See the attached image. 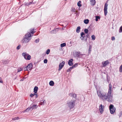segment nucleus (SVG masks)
Masks as SVG:
<instances>
[{"instance_id":"nucleus-18","label":"nucleus","mask_w":122,"mask_h":122,"mask_svg":"<svg viewBox=\"0 0 122 122\" xmlns=\"http://www.w3.org/2000/svg\"><path fill=\"white\" fill-rule=\"evenodd\" d=\"M2 63L4 65L7 64L9 62L7 60H3L2 61Z\"/></svg>"},{"instance_id":"nucleus-15","label":"nucleus","mask_w":122,"mask_h":122,"mask_svg":"<svg viewBox=\"0 0 122 122\" xmlns=\"http://www.w3.org/2000/svg\"><path fill=\"white\" fill-rule=\"evenodd\" d=\"M30 107L31 110H32L38 107V106L36 105H34L32 106H30Z\"/></svg>"},{"instance_id":"nucleus-34","label":"nucleus","mask_w":122,"mask_h":122,"mask_svg":"<svg viewBox=\"0 0 122 122\" xmlns=\"http://www.w3.org/2000/svg\"><path fill=\"white\" fill-rule=\"evenodd\" d=\"M84 32L86 34H87L88 33V30L87 29H85L84 30Z\"/></svg>"},{"instance_id":"nucleus-29","label":"nucleus","mask_w":122,"mask_h":122,"mask_svg":"<svg viewBox=\"0 0 122 122\" xmlns=\"http://www.w3.org/2000/svg\"><path fill=\"white\" fill-rule=\"evenodd\" d=\"M91 37L92 40H95L96 37L95 35H93Z\"/></svg>"},{"instance_id":"nucleus-32","label":"nucleus","mask_w":122,"mask_h":122,"mask_svg":"<svg viewBox=\"0 0 122 122\" xmlns=\"http://www.w3.org/2000/svg\"><path fill=\"white\" fill-rule=\"evenodd\" d=\"M78 64V63H76L74 65H73L72 66V68H75L77 66Z\"/></svg>"},{"instance_id":"nucleus-52","label":"nucleus","mask_w":122,"mask_h":122,"mask_svg":"<svg viewBox=\"0 0 122 122\" xmlns=\"http://www.w3.org/2000/svg\"><path fill=\"white\" fill-rule=\"evenodd\" d=\"M17 118V119H19V117H16Z\"/></svg>"},{"instance_id":"nucleus-11","label":"nucleus","mask_w":122,"mask_h":122,"mask_svg":"<svg viewBox=\"0 0 122 122\" xmlns=\"http://www.w3.org/2000/svg\"><path fill=\"white\" fill-rule=\"evenodd\" d=\"M32 64L31 63H30L25 67L26 70H29L30 71L32 69Z\"/></svg>"},{"instance_id":"nucleus-1","label":"nucleus","mask_w":122,"mask_h":122,"mask_svg":"<svg viewBox=\"0 0 122 122\" xmlns=\"http://www.w3.org/2000/svg\"><path fill=\"white\" fill-rule=\"evenodd\" d=\"M109 88L107 94L106 95V93H105L101 99L103 100H106L109 102H111L112 101V97L111 95L112 86L111 83L109 84Z\"/></svg>"},{"instance_id":"nucleus-10","label":"nucleus","mask_w":122,"mask_h":122,"mask_svg":"<svg viewBox=\"0 0 122 122\" xmlns=\"http://www.w3.org/2000/svg\"><path fill=\"white\" fill-rule=\"evenodd\" d=\"M65 63V62L64 61H63L59 65V68L58 70L60 71L64 66Z\"/></svg>"},{"instance_id":"nucleus-43","label":"nucleus","mask_w":122,"mask_h":122,"mask_svg":"<svg viewBox=\"0 0 122 122\" xmlns=\"http://www.w3.org/2000/svg\"><path fill=\"white\" fill-rule=\"evenodd\" d=\"M122 115V112H120L119 113V117L121 116Z\"/></svg>"},{"instance_id":"nucleus-21","label":"nucleus","mask_w":122,"mask_h":122,"mask_svg":"<svg viewBox=\"0 0 122 122\" xmlns=\"http://www.w3.org/2000/svg\"><path fill=\"white\" fill-rule=\"evenodd\" d=\"M80 27L79 26L78 27L76 30V32L77 33H79L80 31Z\"/></svg>"},{"instance_id":"nucleus-48","label":"nucleus","mask_w":122,"mask_h":122,"mask_svg":"<svg viewBox=\"0 0 122 122\" xmlns=\"http://www.w3.org/2000/svg\"><path fill=\"white\" fill-rule=\"evenodd\" d=\"M38 95H37V94H36V98H37L38 97Z\"/></svg>"},{"instance_id":"nucleus-33","label":"nucleus","mask_w":122,"mask_h":122,"mask_svg":"<svg viewBox=\"0 0 122 122\" xmlns=\"http://www.w3.org/2000/svg\"><path fill=\"white\" fill-rule=\"evenodd\" d=\"M119 71L120 72H122V64L119 68Z\"/></svg>"},{"instance_id":"nucleus-17","label":"nucleus","mask_w":122,"mask_h":122,"mask_svg":"<svg viewBox=\"0 0 122 122\" xmlns=\"http://www.w3.org/2000/svg\"><path fill=\"white\" fill-rule=\"evenodd\" d=\"M91 5H95L96 1L95 0H91Z\"/></svg>"},{"instance_id":"nucleus-37","label":"nucleus","mask_w":122,"mask_h":122,"mask_svg":"<svg viewBox=\"0 0 122 122\" xmlns=\"http://www.w3.org/2000/svg\"><path fill=\"white\" fill-rule=\"evenodd\" d=\"M77 5H78V6L79 7H81V4L80 3H79V2H78Z\"/></svg>"},{"instance_id":"nucleus-20","label":"nucleus","mask_w":122,"mask_h":122,"mask_svg":"<svg viewBox=\"0 0 122 122\" xmlns=\"http://www.w3.org/2000/svg\"><path fill=\"white\" fill-rule=\"evenodd\" d=\"M46 103L45 100L42 101L40 103V104L41 105H44V104Z\"/></svg>"},{"instance_id":"nucleus-42","label":"nucleus","mask_w":122,"mask_h":122,"mask_svg":"<svg viewBox=\"0 0 122 122\" xmlns=\"http://www.w3.org/2000/svg\"><path fill=\"white\" fill-rule=\"evenodd\" d=\"M72 68V66L71 67H70L69 69H68V70H67V71L68 72L69 71H69H70L72 69V68Z\"/></svg>"},{"instance_id":"nucleus-27","label":"nucleus","mask_w":122,"mask_h":122,"mask_svg":"<svg viewBox=\"0 0 122 122\" xmlns=\"http://www.w3.org/2000/svg\"><path fill=\"white\" fill-rule=\"evenodd\" d=\"M66 46V43H63L61 44V47H63Z\"/></svg>"},{"instance_id":"nucleus-39","label":"nucleus","mask_w":122,"mask_h":122,"mask_svg":"<svg viewBox=\"0 0 122 122\" xmlns=\"http://www.w3.org/2000/svg\"><path fill=\"white\" fill-rule=\"evenodd\" d=\"M32 2H30L29 3H27L26 4V5H29L31 4H32Z\"/></svg>"},{"instance_id":"nucleus-36","label":"nucleus","mask_w":122,"mask_h":122,"mask_svg":"<svg viewBox=\"0 0 122 122\" xmlns=\"http://www.w3.org/2000/svg\"><path fill=\"white\" fill-rule=\"evenodd\" d=\"M44 62L45 63H46L47 62V59H45L44 61Z\"/></svg>"},{"instance_id":"nucleus-38","label":"nucleus","mask_w":122,"mask_h":122,"mask_svg":"<svg viewBox=\"0 0 122 122\" xmlns=\"http://www.w3.org/2000/svg\"><path fill=\"white\" fill-rule=\"evenodd\" d=\"M20 45H19L17 47L16 49L17 50H19L20 48Z\"/></svg>"},{"instance_id":"nucleus-46","label":"nucleus","mask_w":122,"mask_h":122,"mask_svg":"<svg viewBox=\"0 0 122 122\" xmlns=\"http://www.w3.org/2000/svg\"><path fill=\"white\" fill-rule=\"evenodd\" d=\"M75 10L74 8H72L71 11L73 12H75Z\"/></svg>"},{"instance_id":"nucleus-4","label":"nucleus","mask_w":122,"mask_h":122,"mask_svg":"<svg viewBox=\"0 0 122 122\" xmlns=\"http://www.w3.org/2000/svg\"><path fill=\"white\" fill-rule=\"evenodd\" d=\"M84 55H86L85 54H82L80 51L76 52L74 54V55L75 56L78 58L82 57V56Z\"/></svg>"},{"instance_id":"nucleus-13","label":"nucleus","mask_w":122,"mask_h":122,"mask_svg":"<svg viewBox=\"0 0 122 122\" xmlns=\"http://www.w3.org/2000/svg\"><path fill=\"white\" fill-rule=\"evenodd\" d=\"M109 63L108 60H107L104 62H102V64L103 65V67L107 65Z\"/></svg>"},{"instance_id":"nucleus-40","label":"nucleus","mask_w":122,"mask_h":122,"mask_svg":"<svg viewBox=\"0 0 122 122\" xmlns=\"http://www.w3.org/2000/svg\"><path fill=\"white\" fill-rule=\"evenodd\" d=\"M39 41V40L38 39H36L35 41V42L36 43H38Z\"/></svg>"},{"instance_id":"nucleus-24","label":"nucleus","mask_w":122,"mask_h":122,"mask_svg":"<svg viewBox=\"0 0 122 122\" xmlns=\"http://www.w3.org/2000/svg\"><path fill=\"white\" fill-rule=\"evenodd\" d=\"M49 85L51 86H53L54 84V83L52 81H51L49 83Z\"/></svg>"},{"instance_id":"nucleus-3","label":"nucleus","mask_w":122,"mask_h":122,"mask_svg":"<svg viewBox=\"0 0 122 122\" xmlns=\"http://www.w3.org/2000/svg\"><path fill=\"white\" fill-rule=\"evenodd\" d=\"M22 55L26 60H30L31 58V56L26 52H24L22 54Z\"/></svg>"},{"instance_id":"nucleus-35","label":"nucleus","mask_w":122,"mask_h":122,"mask_svg":"<svg viewBox=\"0 0 122 122\" xmlns=\"http://www.w3.org/2000/svg\"><path fill=\"white\" fill-rule=\"evenodd\" d=\"M50 49H48L47 51H46V54H49L50 52Z\"/></svg>"},{"instance_id":"nucleus-44","label":"nucleus","mask_w":122,"mask_h":122,"mask_svg":"<svg viewBox=\"0 0 122 122\" xmlns=\"http://www.w3.org/2000/svg\"><path fill=\"white\" fill-rule=\"evenodd\" d=\"M111 39L113 41L115 39V37L114 36H113L112 37Z\"/></svg>"},{"instance_id":"nucleus-28","label":"nucleus","mask_w":122,"mask_h":122,"mask_svg":"<svg viewBox=\"0 0 122 122\" xmlns=\"http://www.w3.org/2000/svg\"><path fill=\"white\" fill-rule=\"evenodd\" d=\"M96 21H97L98 20V19H99L100 18V17L99 16H96Z\"/></svg>"},{"instance_id":"nucleus-51","label":"nucleus","mask_w":122,"mask_h":122,"mask_svg":"<svg viewBox=\"0 0 122 122\" xmlns=\"http://www.w3.org/2000/svg\"><path fill=\"white\" fill-rule=\"evenodd\" d=\"M88 36H89V35L88 34H87V35H86V36L87 37H88Z\"/></svg>"},{"instance_id":"nucleus-12","label":"nucleus","mask_w":122,"mask_h":122,"mask_svg":"<svg viewBox=\"0 0 122 122\" xmlns=\"http://www.w3.org/2000/svg\"><path fill=\"white\" fill-rule=\"evenodd\" d=\"M99 110L100 113L102 114L104 111V107L101 104L99 106Z\"/></svg>"},{"instance_id":"nucleus-30","label":"nucleus","mask_w":122,"mask_h":122,"mask_svg":"<svg viewBox=\"0 0 122 122\" xmlns=\"http://www.w3.org/2000/svg\"><path fill=\"white\" fill-rule=\"evenodd\" d=\"M122 32V25L121 26L119 30V33H121Z\"/></svg>"},{"instance_id":"nucleus-31","label":"nucleus","mask_w":122,"mask_h":122,"mask_svg":"<svg viewBox=\"0 0 122 122\" xmlns=\"http://www.w3.org/2000/svg\"><path fill=\"white\" fill-rule=\"evenodd\" d=\"M18 71L17 72H19L22 70V68L20 67H18L17 69Z\"/></svg>"},{"instance_id":"nucleus-22","label":"nucleus","mask_w":122,"mask_h":122,"mask_svg":"<svg viewBox=\"0 0 122 122\" xmlns=\"http://www.w3.org/2000/svg\"><path fill=\"white\" fill-rule=\"evenodd\" d=\"M69 95L70 96V95L71 96L72 95L73 97L75 98L76 97V94H75V93H70L69 94Z\"/></svg>"},{"instance_id":"nucleus-49","label":"nucleus","mask_w":122,"mask_h":122,"mask_svg":"<svg viewBox=\"0 0 122 122\" xmlns=\"http://www.w3.org/2000/svg\"><path fill=\"white\" fill-rule=\"evenodd\" d=\"M25 71H29V70H26V69L25 68Z\"/></svg>"},{"instance_id":"nucleus-8","label":"nucleus","mask_w":122,"mask_h":122,"mask_svg":"<svg viewBox=\"0 0 122 122\" xmlns=\"http://www.w3.org/2000/svg\"><path fill=\"white\" fill-rule=\"evenodd\" d=\"M97 93L98 96L101 99L102 98V97H103V95L105 93V92H101L99 91H97Z\"/></svg>"},{"instance_id":"nucleus-19","label":"nucleus","mask_w":122,"mask_h":122,"mask_svg":"<svg viewBox=\"0 0 122 122\" xmlns=\"http://www.w3.org/2000/svg\"><path fill=\"white\" fill-rule=\"evenodd\" d=\"M38 88L37 87L35 86L34 89V92L35 93H36L38 91Z\"/></svg>"},{"instance_id":"nucleus-5","label":"nucleus","mask_w":122,"mask_h":122,"mask_svg":"<svg viewBox=\"0 0 122 122\" xmlns=\"http://www.w3.org/2000/svg\"><path fill=\"white\" fill-rule=\"evenodd\" d=\"M109 109L111 113L112 114H113L115 112V108L112 104H111L109 106Z\"/></svg>"},{"instance_id":"nucleus-9","label":"nucleus","mask_w":122,"mask_h":122,"mask_svg":"<svg viewBox=\"0 0 122 122\" xmlns=\"http://www.w3.org/2000/svg\"><path fill=\"white\" fill-rule=\"evenodd\" d=\"M108 5V4H107V3H106L105 4L104 6V15L105 16H106L107 14V6Z\"/></svg>"},{"instance_id":"nucleus-47","label":"nucleus","mask_w":122,"mask_h":122,"mask_svg":"<svg viewBox=\"0 0 122 122\" xmlns=\"http://www.w3.org/2000/svg\"><path fill=\"white\" fill-rule=\"evenodd\" d=\"M30 96L31 97H33L34 96V95L32 94H31L30 95Z\"/></svg>"},{"instance_id":"nucleus-14","label":"nucleus","mask_w":122,"mask_h":122,"mask_svg":"<svg viewBox=\"0 0 122 122\" xmlns=\"http://www.w3.org/2000/svg\"><path fill=\"white\" fill-rule=\"evenodd\" d=\"M81 37L80 38L81 39L83 40L85 39V34L83 32H82L81 34Z\"/></svg>"},{"instance_id":"nucleus-7","label":"nucleus","mask_w":122,"mask_h":122,"mask_svg":"<svg viewBox=\"0 0 122 122\" xmlns=\"http://www.w3.org/2000/svg\"><path fill=\"white\" fill-rule=\"evenodd\" d=\"M97 93L98 96L101 99L102 98V97H103V95L105 93V92H101L99 91H97Z\"/></svg>"},{"instance_id":"nucleus-6","label":"nucleus","mask_w":122,"mask_h":122,"mask_svg":"<svg viewBox=\"0 0 122 122\" xmlns=\"http://www.w3.org/2000/svg\"><path fill=\"white\" fill-rule=\"evenodd\" d=\"M75 103V101H71L67 104L68 107L70 108H72L74 107Z\"/></svg>"},{"instance_id":"nucleus-45","label":"nucleus","mask_w":122,"mask_h":122,"mask_svg":"<svg viewBox=\"0 0 122 122\" xmlns=\"http://www.w3.org/2000/svg\"><path fill=\"white\" fill-rule=\"evenodd\" d=\"M17 120V118L16 117L14 118H12V120Z\"/></svg>"},{"instance_id":"nucleus-26","label":"nucleus","mask_w":122,"mask_h":122,"mask_svg":"<svg viewBox=\"0 0 122 122\" xmlns=\"http://www.w3.org/2000/svg\"><path fill=\"white\" fill-rule=\"evenodd\" d=\"M31 108H30V107H28L27 109H26L25 111V112H27L29 111L30 110H31Z\"/></svg>"},{"instance_id":"nucleus-50","label":"nucleus","mask_w":122,"mask_h":122,"mask_svg":"<svg viewBox=\"0 0 122 122\" xmlns=\"http://www.w3.org/2000/svg\"><path fill=\"white\" fill-rule=\"evenodd\" d=\"M36 93H34L33 94V95H34V96L35 95H36Z\"/></svg>"},{"instance_id":"nucleus-23","label":"nucleus","mask_w":122,"mask_h":122,"mask_svg":"<svg viewBox=\"0 0 122 122\" xmlns=\"http://www.w3.org/2000/svg\"><path fill=\"white\" fill-rule=\"evenodd\" d=\"M89 20L88 19H85L84 20V22L86 24H87L89 22Z\"/></svg>"},{"instance_id":"nucleus-16","label":"nucleus","mask_w":122,"mask_h":122,"mask_svg":"<svg viewBox=\"0 0 122 122\" xmlns=\"http://www.w3.org/2000/svg\"><path fill=\"white\" fill-rule=\"evenodd\" d=\"M73 61V59H72L69 60L68 64L70 66H71L73 64V63L72 62Z\"/></svg>"},{"instance_id":"nucleus-41","label":"nucleus","mask_w":122,"mask_h":122,"mask_svg":"<svg viewBox=\"0 0 122 122\" xmlns=\"http://www.w3.org/2000/svg\"><path fill=\"white\" fill-rule=\"evenodd\" d=\"M91 51V48L90 47H89V53H90Z\"/></svg>"},{"instance_id":"nucleus-2","label":"nucleus","mask_w":122,"mask_h":122,"mask_svg":"<svg viewBox=\"0 0 122 122\" xmlns=\"http://www.w3.org/2000/svg\"><path fill=\"white\" fill-rule=\"evenodd\" d=\"M32 36L31 34L29 32H28L26 35H25V37L23 39L22 41L23 43H27L31 39L30 37Z\"/></svg>"},{"instance_id":"nucleus-25","label":"nucleus","mask_w":122,"mask_h":122,"mask_svg":"<svg viewBox=\"0 0 122 122\" xmlns=\"http://www.w3.org/2000/svg\"><path fill=\"white\" fill-rule=\"evenodd\" d=\"M35 31H34V29H33L32 30H31V31L29 32L30 33V34H31V35L32 36H32L33 35V34L35 32Z\"/></svg>"}]
</instances>
